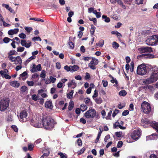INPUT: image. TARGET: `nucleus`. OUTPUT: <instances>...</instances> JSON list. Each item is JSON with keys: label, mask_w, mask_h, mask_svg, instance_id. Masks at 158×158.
I'll use <instances>...</instances> for the list:
<instances>
[{"label": "nucleus", "mask_w": 158, "mask_h": 158, "mask_svg": "<svg viewBox=\"0 0 158 158\" xmlns=\"http://www.w3.org/2000/svg\"><path fill=\"white\" fill-rule=\"evenodd\" d=\"M40 119L42 120L43 127L47 130L52 129L54 126V120L53 119L47 116L45 113H43L40 115Z\"/></svg>", "instance_id": "1"}, {"label": "nucleus", "mask_w": 158, "mask_h": 158, "mask_svg": "<svg viewBox=\"0 0 158 158\" xmlns=\"http://www.w3.org/2000/svg\"><path fill=\"white\" fill-rule=\"evenodd\" d=\"M158 79V72H152L149 77L143 81V85H148L152 83Z\"/></svg>", "instance_id": "2"}, {"label": "nucleus", "mask_w": 158, "mask_h": 158, "mask_svg": "<svg viewBox=\"0 0 158 158\" xmlns=\"http://www.w3.org/2000/svg\"><path fill=\"white\" fill-rule=\"evenodd\" d=\"M42 120L40 119V115H36L31 121V125L34 127L36 128H41L43 127V125L41 123Z\"/></svg>", "instance_id": "3"}, {"label": "nucleus", "mask_w": 158, "mask_h": 158, "mask_svg": "<svg viewBox=\"0 0 158 158\" xmlns=\"http://www.w3.org/2000/svg\"><path fill=\"white\" fill-rule=\"evenodd\" d=\"M146 44L150 46L156 45L158 44V36L154 35L148 37L146 40Z\"/></svg>", "instance_id": "4"}, {"label": "nucleus", "mask_w": 158, "mask_h": 158, "mask_svg": "<svg viewBox=\"0 0 158 158\" xmlns=\"http://www.w3.org/2000/svg\"><path fill=\"white\" fill-rule=\"evenodd\" d=\"M9 99L8 98H4L0 100V111H5L9 105Z\"/></svg>", "instance_id": "5"}, {"label": "nucleus", "mask_w": 158, "mask_h": 158, "mask_svg": "<svg viewBox=\"0 0 158 158\" xmlns=\"http://www.w3.org/2000/svg\"><path fill=\"white\" fill-rule=\"evenodd\" d=\"M140 110L143 113L148 114L151 110V107L149 103L144 101L141 104Z\"/></svg>", "instance_id": "6"}, {"label": "nucleus", "mask_w": 158, "mask_h": 158, "mask_svg": "<svg viewBox=\"0 0 158 158\" xmlns=\"http://www.w3.org/2000/svg\"><path fill=\"white\" fill-rule=\"evenodd\" d=\"M98 114L95 110L91 108H89V110L85 113L84 116L87 118H93L95 117H98Z\"/></svg>", "instance_id": "7"}, {"label": "nucleus", "mask_w": 158, "mask_h": 158, "mask_svg": "<svg viewBox=\"0 0 158 158\" xmlns=\"http://www.w3.org/2000/svg\"><path fill=\"white\" fill-rule=\"evenodd\" d=\"M147 73L146 66L144 64H142L139 65L137 69V73L140 75H145Z\"/></svg>", "instance_id": "8"}, {"label": "nucleus", "mask_w": 158, "mask_h": 158, "mask_svg": "<svg viewBox=\"0 0 158 158\" xmlns=\"http://www.w3.org/2000/svg\"><path fill=\"white\" fill-rule=\"evenodd\" d=\"M141 122L143 123H144L145 124H148L153 127V128L156 129V130L158 132V123L155 121L152 122H150L147 119L144 118L142 119L141 120Z\"/></svg>", "instance_id": "9"}, {"label": "nucleus", "mask_w": 158, "mask_h": 158, "mask_svg": "<svg viewBox=\"0 0 158 158\" xmlns=\"http://www.w3.org/2000/svg\"><path fill=\"white\" fill-rule=\"evenodd\" d=\"M141 135V130L139 129H137L134 130L131 135V138L134 140L139 139Z\"/></svg>", "instance_id": "10"}, {"label": "nucleus", "mask_w": 158, "mask_h": 158, "mask_svg": "<svg viewBox=\"0 0 158 158\" xmlns=\"http://www.w3.org/2000/svg\"><path fill=\"white\" fill-rule=\"evenodd\" d=\"M27 114L25 110L22 111L19 114V120L22 122H25L27 120Z\"/></svg>", "instance_id": "11"}, {"label": "nucleus", "mask_w": 158, "mask_h": 158, "mask_svg": "<svg viewBox=\"0 0 158 158\" xmlns=\"http://www.w3.org/2000/svg\"><path fill=\"white\" fill-rule=\"evenodd\" d=\"M139 51L141 53H144L146 52H152V50L151 47H142L139 49Z\"/></svg>", "instance_id": "12"}, {"label": "nucleus", "mask_w": 158, "mask_h": 158, "mask_svg": "<svg viewBox=\"0 0 158 158\" xmlns=\"http://www.w3.org/2000/svg\"><path fill=\"white\" fill-rule=\"evenodd\" d=\"M141 89H143L145 91L149 90L150 92H153L154 91V88L151 85H146L140 87Z\"/></svg>", "instance_id": "13"}, {"label": "nucleus", "mask_w": 158, "mask_h": 158, "mask_svg": "<svg viewBox=\"0 0 158 158\" xmlns=\"http://www.w3.org/2000/svg\"><path fill=\"white\" fill-rule=\"evenodd\" d=\"M31 42L29 41H26L24 40H22L21 42V45L27 48H29L31 46Z\"/></svg>", "instance_id": "14"}, {"label": "nucleus", "mask_w": 158, "mask_h": 158, "mask_svg": "<svg viewBox=\"0 0 158 158\" xmlns=\"http://www.w3.org/2000/svg\"><path fill=\"white\" fill-rule=\"evenodd\" d=\"M158 138V135L156 134H153L149 136H147V140H156Z\"/></svg>", "instance_id": "15"}, {"label": "nucleus", "mask_w": 158, "mask_h": 158, "mask_svg": "<svg viewBox=\"0 0 158 158\" xmlns=\"http://www.w3.org/2000/svg\"><path fill=\"white\" fill-rule=\"evenodd\" d=\"M77 86V84L75 81L73 80L68 83V87H71L73 89L75 88Z\"/></svg>", "instance_id": "16"}, {"label": "nucleus", "mask_w": 158, "mask_h": 158, "mask_svg": "<svg viewBox=\"0 0 158 158\" xmlns=\"http://www.w3.org/2000/svg\"><path fill=\"white\" fill-rule=\"evenodd\" d=\"M10 84L12 87L15 88H18L20 85V84L16 81H14L11 82Z\"/></svg>", "instance_id": "17"}, {"label": "nucleus", "mask_w": 158, "mask_h": 158, "mask_svg": "<svg viewBox=\"0 0 158 158\" xmlns=\"http://www.w3.org/2000/svg\"><path fill=\"white\" fill-rule=\"evenodd\" d=\"M19 29L18 28H15L14 29H11L8 31V33L9 35H12L14 34H16L19 32Z\"/></svg>", "instance_id": "18"}, {"label": "nucleus", "mask_w": 158, "mask_h": 158, "mask_svg": "<svg viewBox=\"0 0 158 158\" xmlns=\"http://www.w3.org/2000/svg\"><path fill=\"white\" fill-rule=\"evenodd\" d=\"M45 106L48 108H52V102L51 101H47L45 103Z\"/></svg>", "instance_id": "19"}, {"label": "nucleus", "mask_w": 158, "mask_h": 158, "mask_svg": "<svg viewBox=\"0 0 158 158\" xmlns=\"http://www.w3.org/2000/svg\"><path fill=\"white\" fill-rule=\"evenodd\" d=\"M16 60L15 63V64H21L22 63V60L19 56H17L16 57Z\"/></svg>", "instance_id": "20"}, {"label": "nucleus", "mask_w": 158, "mask_h": 158, "mask_svg": "<svg viewBox=\"0 0 158 158\" xmlns=\"http://www.w3.org/2000/svg\"><path fill=\"white\" fill-rule=\"evenodd\" d=\"M80 109L82 111H84L87 108V106L84 104H82L80 106Z\"/></svg>", "instance_id": "21"}, {"label": "nucleus", "mask_w": 158, "mask_h": 158, "mask_svg": "<svg viewBox=\"0 0 158 158\" xmlns=\"http://www.w3.org/2000/svg\"><path fill=\"white\" fill-rule=\"evenodd\" d=\"M27 75V73L26 71L23 72L22 73L20 74V77H22V79L23 80H25L27 78L26 76Z\"/></svg>", "instance_id": "22"}, {"label": "nucleus", "mask_w": 158, "mask_h": 158, "mask_svg": "<svg viewBox=\"0 0 158 158\" xmlns=\"http://www.w3.org/2000/svg\"><path fill=\"white\" fill-rule=\"evenodd\" d=\"M104 44V40H100L99 43L96 44V46H99L100 47H102Z\"/></svg>", "instance_id": "23"}, {"label": "nucleus", "mask_w": 158, "mask_h": 158, "mask_svg": "<svg viewBox=\"0 0 158 158\" xmlns=\"http://www.w3.org/2000/svg\"><path fill=\"white\" fill-rule=\"evenodd\" d=\"M71 71L74 72L77 71L79 68L78 66L77 65L71 66Z\"/></svg>", "instance_id": "24"}, {"label": "nucleus", "mask_w": 158, "mask_h": 158, "mask_svg": "<svg viewBox=\"0 0 158 158\" xmlns=\"http://www.w3.org/2000/svg\"><path fill=\"white\" fill-rule=\"evenodd\" d=\"M74 107V103L73 101H70L68 106V109L69 110H71Z\"/></svg>", "instance_id": "25"}, {"label": "nucleus", "mask_w": 158, "mask_h": 158, "mask_svg": "<svg viewBox=\"0 0 158 158\" xmlns=\"http://www.w3.org/2000/svg\"><path fill=\"white\" fill-rule=\"evenodd\" d=\"M127 94V93L125 90H122L119 92V95L120 96H125Z\"/></svg>", "instance_id": "26"}, {"label": "nucleus", "mask_w": 158, "mask_h": 158, "mask_svg": "<svg viewBox=\"0 0 158 158\" xmlns=\"http://www.w3.org/2000/svg\"><path fill=\"white\" fill-rule=\"evenodd\" d=\"M30 71L32 73H35L37 71L36 65L35 64H33L32 67H31Z\"/></svg>", "instance_id": "27"}, {"label": "nucleus", "mask_w": 158, "mask_h": 158, "mask_svg": "<svg viewBox=\"0 0 158 158\" xmlns=\"http://www.w3.org/2000/svg\"><path fill=\"white\" fill-rule=\"evenodd\" d=\"M119 44L115 41H114L112 43V47L113 48L117 49L119 47Z\"/></svg>", "instance_id": "28"}, {"label": "nucleus", "mask_w": 158, "mask_h": 158, "mask_svg": "<svg viewBox=\"0 0 158 158\" xmlns=\"http://www.w3.org/2000/svg\"><path fill=\"white\" fill-rule=\"evenodd\" d=\"M90 63H91L92 64L96 65L98 63V60L97 59L92 58V60L91 61Z\"/></svg>", "instance_id": "29"}, {"label": "nucleus", "mask_w": 158, "mask_h": 158, "mask_svg": "<svg viewBox=\"0 0 158 158\" xmlns=\"http://www.w3.org/2000/svg\"><path fill=\"white\" fill-rule=\"evenodd\" d=\"M111 33L112 34H115L118 38H120L122 36L121 34L117 31H112Z\"/></svg>", "instance_id": "30"}, {"label": "nucleus", "mask_w": 158, "mask_h": 158, "mask_svg": "<svg viewBox=\"0 0 158 158\" xmlns=\"http://www.w3.org/2000/svg\"><path fill=\"white\" fill-rule=\"evenodd\" d=\"M91 26V28L90 29V32L91 35H94V34L96 27L95 26H94L93 25H92Z\"/></svg>", "instance_id": "31"}, {"label": "nucleus", "mask_w": 158, "mask_h": 158, "mask_svg": "<svg viewBox=\"0 0 158 158\" xmlns=\"http://www.w3.org/2000/svg\"><path fill=\"white\" fill-rule=\"evenodd\" d=\"M17 54L16 52L14 50L10 51L8 53V56H12L13 55H16Z\"/></svg>", "instance_id": "32"}, {"label": "nucleus", "mask_w": 158, "mask_h": 158, "mask_svg": "<svg viewBox=\"0 0 158 158\" xmlns=\"http://www.w3.org/2000/svg\"><path fill=\"white\" fill-rule=\"evenodd\" d=\"M136 3L138 5L142 4L145 3L146 2V0H135Z\"/></svg>", "instance_id": "33"}, {"label": "nucleus", "mask_w": 158, "mask_h": 158, "mask_svg": "<svg viewBox=\"0 0 158 158\" xmlns=\"http://www.w3.org/2000/svg\"><path fill=\"white\" fill-rule=\"evenodd\" d=\"M95 101L96 103L97 104H100L102 102V99L99 97V98H97L95 99Z\"/></svg>", "instance_id": "34"}, {"label": "nucleus", "mask_w": 158, "mask_h": 158, "mask_svg": "<svg viewBox=\"0 0 158 158\" xmlns=\"http://www.w3.org/2000/svg\"><path fill=\"white\" fill-rule=\"evenodd\" d=\"M74 93V91L73 90H72L71 92L69 93L67 95V97L69 98H71L73 97V93Z\"/></svg>", "instance_id": "35"}, {"label": "nucleus", "mask_w": 158, "mask_h": 158, "mask_svg": "<svg viewBox=\"0 0 158 158\" xmlns=\"http://www.w3.org/2000/svg\"><path fill=\"white\" fill-rule=\"evenodd\" d=\"M103 19H105V21L106 23H109L110 21V18L108 17H107L106 15H103L102 17Z\"/></svg>", "instance_id": "36"}, {"label": "nucleus", "mask_w": 158, "mask_h": 158, "mask_svg": "<svg viewBox=\"0 0 158 158\" xmlns=\"http://www.w3.org/2000/svg\"><path fill=\"white\" fill-rule=\"evenodd\" d=\"M40 77L43 78H44L46 76L45 71L44 70H43L40 75Z\"/></svg>", "instance_id": "37"}, {"label": "nucleus", "mask_w": 158, "mask_h": 158, "mask_svg": "<svg viewBox=\"0 0 158 158\" xmlns=\"http://www.w3.org/2000/svg\"><path fill=\"white\" fill-rule=\"evenodd\" d=\"M30 20H34L36 21H40L42 22H43L44 20L41 19H40V18H31L30 19Z\"/></svg>", "instance_id": "38"}, {"label": "nucleus", "mask_w": 158, "mask_h": 158, "mask_svg": "<svg viewBox=\"0 0 158 158\" xmlns=\"http://www.w3.org/2000/svg\"><path fill=\"white\" fill-rule=\"evenodd\" d=\"M35 56H31L29 58H28L26 61V63H29L30 61H31L32 60L35 59Z\"/></svg>", "instance_id": "39"}, {"label": "nucleus", "mask_w": 158, "mask_h": 158, "mask_svg": "<svg viewBox=\"0 0 158 158\" xmlns=\"http://www.w3.org/2000/svg\"><path fill=\"white\" fill-rule=\"evenodd\" d=\"M68 44L69 45V47L70 48L72 49H73L74 48V44L73 42L69 41L68 42Z\"/></svg>", "instance_id": "40"}, {"label": "nucleus", "mask_w": 158, "mask_h": 158, "mask_svg": "<svg viewBox=\"0 0 158 158\" xmlns=\"http://www.w3.org/2000/svg\"><path fill=\"white\" fill-rule=\"evenodd\" d=\"M112 113L111 110H110L108 113L106 117V119H110L111 118V114Z\"/></svg>", "instance_id": "41"}, {"label": "nucleus", "mask_w": 158, "mask_h": 158, "mask_svg": "<svg viewBox=\"0 0 158 158\" xmlns=\"http://www.w3.org/2000/svg\"><path fill=\"white\" fill-rule=\"evenodd\" d=\"M25 48L23 47H19L17 48V52H22L24 51Z\"/></svg>", "instance_id": "42"}, {"label": "nucleus", "mask_w": 158, "mask_h": 158, "mask_svg": "<svg viewBox=\"0 0 158 158\" xmlns=\"http://www.w3.org/2000/svg\"><path fill=\"white\" fill-rule=\"evenodd\" d=\"M152 71L153 72H158V67L156 66H153L152 68Z\"/></svg>", "instance_id": "43"}, {"label": "nucleus", "mask_w": 158, "mask_h": 158, "mask_svg": "<svg viewBox=\"0 0 158 158\" xmlns=\"http://www.w3.org/2000/svg\"><path fill=\"white\" fill-rule=\"evenodd\" d=\"M27 90V88L25 86H22L20 90L23 93L25 92Z\"/></svg>", "instance_id": "44"}, {"label": "nucleus", "mask_w": 158, "mask_h": 158, "mask_svg": "<svg viewBox=\"0 0 158 158\" xmlns=\"http://www.w3.org/2000/svg\"><path fill=\"white\" fill-rule=\"evenodd\" d=\"M98 91L97 89H95L94 91V93L92 96V97L93 99L94 98H96L98 96Z\"/></svg>", "instance_id": "45"}, {"label": "nucleus", "mask_w": 158, "mask_h": 158, "mask_svg": "<svg viewBox=\"0 0 158 158\" xmlns=\"http://www.w3.org/2000/svg\"><path fill=\"white\" fill-rule=\"evenodd\" d=\"M76 143L79 146H81L82 145V142L81 139L80 138L78 139H77Z\"/></svg>", "instance_id": "46"}, {"label": "nucleus", "mask_w": 158, "mask_h": 158, "mask_svg": "<svg viewBox=\"0 0 158 158\" xmlns=\"http://www.w3.org/2000/svg\"><path fill=\"white\" fill-rule=\"evenodd\" d=\"M27 83L28 85L30 86H33L34 85V82L32 81H27Z\"/></svg>", "instance_id": "47"}, {"label": "nucleus", "mask_w": 158, "mask_h": 158, "mask_svg": "<svg viewBox=\"0 0 158 158\" xmlns=\"http://www.w3.org/2000/svg\"><path fill=\"white\" fill-rule=\"evenodd\" d=\"M102 83L104 87H106L107 86L108 82L107 81L102 80Z\"/></svg>", "instance_id": "48"}, {"label": "nucleus", "mask_w": 158, "mask_h": 158, "mask_svg": "<svg viewBox=\"0 0 158 158\" xmlns=\"http://www.w3.org/2000/svg\"><path fill=\"white\" fill-rule=\"evenodd\" d=\"M88 66L91 69L94 70L96 69L95 65L93 64H92L91 63H89L88 64Z\"/></svg>", "instance_id": "49"}, {"label": "nucleus", "mask_w": 158, "mask_h": 158, "mask_svg": "<svg viewBox=\"0 0 158 158\" xmlns=\"http://www.w3.org/2000/svg\"><path fill=\"white\" fill-rule=\"evenodd\" d=\"M134 64L133 62H131V68L130 71L131 72H132L134 71Z\"/></svg>", "instance_id": "50"}, {"label": "nucleus", "mask_w": 158, "mask_h": 158, "mask_svg": "<svg viewBox=\"0 0 158 158\" xmlns=\"http://www.w3.org/2000/svg\"><path fill=\"white\" fill-rule=\"evenodd\" d=\"M25 30L29 33L32 30V28L31 27H25Z\"/></svg>", "instance_id": "51"}, {"label": "nucleus", "mask_w": 158, "mask_h": 158, "mask_svg": "<svg viewBox=\"0 0 158 158\" xmlns=\"http://www.w3.org/2000/svg\"><path fill=\"white\" fill-rule=\"evenodd\" d=\"M32 40H33L34 41H38V40H39L40 41H41V39L39 36H38V37H33L32 38Z\"/></svg>", "instance_id": "52"}, {"label": "nucleus", "mask_w": 158, "mask_h": 158, "mask_svg": "<svg viewBox=\"0 0 158 158\" xmlns=\"http://www.w3.org/2000/svg\"><path fill=\"white\" fill-rule=\"evenodd\" d=\"M2 76L6 79H10L11 78V77L6 73L4 74V75H2Z\"/></svg>", "instance_id": "53"}, {"label": "nucleus", "mask_w": 158, "mask_h": 158, "mask_svg": "<svg viewBox=\"0 0 158 158\" xmlns=\"http://www.w3.org/2000/svg\"><path fill=\"white\" fill-rule=\"evenodd\" d=\"M31 98L32 100L35 101H36L38 100V97L35 94H34L31 96Z\"/></svg>", "instance_id": "54"}, {"label": "nucleus", "mask_w": 158, "mask_h": 158, "mask_svg": "<svg viewBox=\"0 0 158 158\" xmlns=\"http://www.w3.org/2000/svg\"><path fill=\"white\" fill-rule=\"evenodd\" d=\"M19 36L21 38L23 39L25 38L26 37V35L23 33L20 34L19 35Z\"/></svg>", "instance_id": "55"}, {"label": "nucleus", "mask_w": 158, "mask_h": 158, "mask_svg": "<svg viewBox=\"0 0 158 158\" xmlns=\"http://www.w3.org/2000/svg\"><path fill=\"white\" fill-rule=\"evenodd\" d=\"M34 146L33 144H29L28 145V149L30 151H31L33 150Z\"/></svg>", "instance_id": "56"}, {"label": "nucleus", "mask_w": 158, "mask_h": 158, "mask_svg": "<svg viewBox=\"0 0 158 158\" xmlns=\"http://www.w3.org/2000/svg\"><path fill=\"white\" fill-rule=\"evenodd\" d=\"M10 39L8 37H5L3 39V41L5 43H8L10 41Z\"/></svg>", "instance_id": "57"}, {"label": "nucleus", "mask_w": 158, "mask_h": 158, "mask_svg": "<svg viewBox=\"0 0 158 158\" xmlns=\"http://www.w3.org/2000/svg\"><path fill=\"white\" fill-rule=\"evenodd\" d=\"M123 144V142L121 141H119L118 142L117 147L118 148H120L122 146Z\"/></svg>", "instance_id": "58"}, {"label": "nucleus", "mask_w": 158, "mask_h": 158, "mask_svg": "<svg viewBox=\"0 0 158 158\" xmlns=\"http://www.w3.org/2000/svg\"><path fill=\"white\" fill-rule=\"evenodd\" d=\"M50 80L51 82L54 83L56 81V78L53 77L52 76H50Z\"/></svg>", "instance_id": "59"}, {"label": "nucleus", "mask_w": 158, "mask_h": 158, "mask_svg": "<svg viewBox=\"0 0 158 158\" xmlns=\"http://www.w3.org/2000/svg\"><path fill=\"white\" fill-rule=\"evenodd\" d=\"M2 22L3 23V25L4 27H8L10 25V24L7 23H6L4 21V19L2 21Z\"/></svg>", "instance_id": "60"}, {"label": "nucleus", "mask_w": 158, "mask_h": 158, "mask_svg": "<svg viewBox=\"0 0 158 158\" xmlns=\"http://www.w3.org/2000/svg\"><path fill=\"white\" fill-rule=\"evenodd\" d=\"M37 71H40L42 69L41 66L40 64L37 65L36 67Z\"/></svg>", "instance_id": "61"}, {"label": "nucleus", "mask_w": 158, "mask_h": 158, "mask_svg": "<svg viewBox=\"0 0 158 158\" xmlns=\"http://www.w3.org/2000/svg\"><path fill=\"white\" fill-rule=\"evenodd\" d=\"M8 72V71L6 69H5L4 71H0V74L1 75H2Z\"/></svg>", "instance_id": "62"}, {"label": "nucleus", "mask_w": 158, "mask_h": 158, "mask_svg": "<svg viewBox=\"0 0 158 158\" xmlns=\"http://www.w3.org/2000/svg\"><path fill=\"white\" fill-rule=\"evenodd\" d=\"M15 57L12 56H8V58H9V60L12 62H14L15 61Z\"/></svg>", "instance_id": "63"}, {"label": "nucleus", "mask_w": 158, "mask_h": 158, "mask_svg": "<svg viewBox=\"0 0 158 158\" xmlns=\"http://www.w3.org/2000/svg\"><path fill=\"white\" fill-rule=\"evenodd\" d=\"M58 155H60L61 158H67V157L66 155L63 154L62 152H59L58 153Z\"/></svg>", "instance_id": "64"}]
</instances>
